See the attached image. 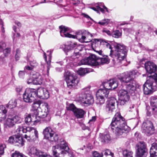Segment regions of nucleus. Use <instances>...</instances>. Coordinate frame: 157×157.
Returning a JSON list of instances; mask_svg holds the SVG:
<instances>
[{
    "label": "nucleus",
    "mask_w": 157,
    "mask_h": 157,
    "mask_svg": "<svg viewBox=\"0 0 157 157\" xmlns=\"http://www.w3.org/2000/svg\"><path fill=\"white\" fill-rule=\"evenodd\" d=\"M111 128L115 130L116 136H119L125 132H128L130 128L127 125L124 119L121 115L120 113L117 112L113 118L110 124Z\"/></svg>",
    "instance_id": "2"
},
{
    "label": "nucleus",
    "mask_w": 157,
    "mask_h": 157,
    "mask_svg": "<svg viewBox=\"0 0 157 157\" xmlns=\"http://www.w3.org/2000/svg\"><path fill=\"white\" fill-rule=\"evenodd\" d=\"M16 132L19 135L23 133H26L24 138L30 142L35 141L38 138V132L36 128L33 127L19 126L16 130Z\"/></svg>",
    "instance_id": "5"
},
{
    "label": "nucleus",
    "mask_w": 157,
    "mask_h": 157,
    "mask_svg": "<svg viewBox=\"0 0 157 157\" xmlns=\"http://www.w3.org/2000/svg\"><path fill=\"white\" fill-rule=\"evenodd\" d=\"M36 90L30 88L26 89L23 94V99L24 101L31 103L37 98Z\"/></svg>",
    "instance_id": "9"
},
{
    "label": "nucleus",
    "mask_w": 157,
    "mask_h": 157,
    "mask_svg": "<svg viewBox=\"0 0 157 157\" xmlns=\"http://www.w3.org/2000/svg\"><path fill=\"white\" fill-rule=\"evenodd\" d=\"M17 104V100L16 99H13L10 101L6 106L10 109H13L16 107Z\"/></svg>",
    "instance_id": "34"
},
{
    "label": "nucleus",
    "mask_w": 157,
    "mask_h": 157,
    "mask_svg": "<svg viewBox=\"0 0 157 157\" xmlns=\"http://www.w3.org/2000/svg\"><path fill=\"white\" fill-rule=\"evenodd\" d=\"M102 85L104 88L109 91L116 88L118 86V83L117 80L114 79L104 82Z\"/></svg>",
    "instance_id": "15"
},
{
    "label": "nucleus",
    "mask_w": 157,
    "mask_h": 157,
    "mask_svg": "<svg viewBox=\"0 0 157 157\" xmlns=\"http://www.w3.org/2000/svg\"><path fill=\"white\" fill-rule=\"evenodd\" d=\"M55 157H56L54 156ZM40 157H52L50 155L46 153H43Z\"/></svg>",
    "instance_id": "59"
},
{
    "label": "nucleus",
    "mask_w": 157,
    "mask_h": 157,
    "mask_svg": "<svg viewBox=\"0 0 157 157\" xmlns=\"http://www.w3.org/2000/svg\"><path fill=\"white\" fill-rule=\"evenodd\" d=\"M32 76L34 80H35L36 82H34L36 85H41L42 83L43 79L42 76L39 73H36Z\"/></svg>",
    "instance_id": "24"
},
{
    "label": "nucleus",
    "mask_w": 157,
    "mask_h": 157,
    "mask_svg": "<svg viewBox=\"0 0 157 157\" xmlns=\"http://www.w3.org/2000/svg\"><path fill=\"white\" fill-rule=\"evenodd\" d=\"M102 31L103 33H106L109 36L111 35V32L109 30H108L104 29Z\"/></svg>",
    "instance_id": "61"
},
{
    "label": "nucleus",
    "mask_w": 157,
    "mask_h": 157,
    "mask_svg": "<svg viewBox=\"0 0 157 157\" xmlns=\"http://www.w3.org/2000/svg\"><path fill=\"white\" fill-rule=\"evenodd\" d=\"M22 89V88L21 86L17 87L16 89V91L17 92H20L21 90Z\"/></svg>",
    "instance_id": "62"
},
{
    "label": "nucleus",
    "mask_w": 157,
    "mask_h": 157,
    "mask_svg": "<svg viewBox=\"0 0 157 157\" xmlns=\"http://www.w3.org/2000/svg\"><path fill=\"white\" fill-rule=\"evenodd\" d=\"M30 64L31 66L33 68L36 67L38 65V63L36 61V60L34 59L30 61Z\"/></svg>",
    "instance_id": "51"
},
{
    "label": "nucleus",
    "mask_w": 157,
    "mask_h": 157,
    "mask_svg": "<svg viewBox=\"0 0 157 157\" xmlns=\"http://www.w3.org/2000/svg\"><path fill=\"white\" fill-rule=\"evenodd\" d=\"M19 75L20 77L23 78L25 75V72L23 71H20L19 72Z\"/></svg>",
    "instance_id": "58"
},
{
    "label": "nucleus",
    "mask_w": 157,
    "mask_h": 157,
    "mask_svg": "<svg viewBox=\"0 0 157 157\" xmlns=\"http://www.w3.org/2000/svg\"><path fill=\"white\" fill-rule=\"evenodd\" d=\"M53 156L56 157H74L73 151L70 149L67 143L64 140L52 147Z\"/></svg>",
    "instance_id": "4"
},
{
    "label": "nucleus",
    "mask_w": 157,
    "mask_h": 157,
    "mask_svg": "<svg viewBox=\"0 0 157 157\" xmlns=\"http://www.w3.org/2000/svg\"><path fill=\"white\" fill-rule=\"evenodd\" d=\"M75 116L77 118H82L85 114V112L83 110L76 108L73 112Z\"/></svg>",
    "instance_id": "28"
},
{
    "label": "nucleus",
    "mask_w": 157,
    "mask_h": 157,
    "mask_svg": "<svg viewBox=\"0 0 157 157\" xmlns=\"http://www.w3.org/2000/svg\"><path fill=\"white\" fill-rule=\"evenodd\" d=\"M80 57H81V56L79 54V53L78 52L74 53L71 56L70 59L71 61H73L75 63H76V64H78L79 62V59Z\"/></svg>",
    "instance_id": "32"
},
{
    "label": "nucleus",
    "mask_w": 157,
    "mask_h": 157,
    "mask_svg": "<svg viewBox=\"0 0 157 157\" xmlns=\"http://www.w3.org/2000/svg\"><path fill=\"white\" fill-rule=\"evenodd\" d=\"M33 67L31 66V67L27 66H25V69H26L28 70H31L33 69Z\"/></svg>",
    "instance_id": "63"
},
{
    "label": "nucleus",
    "mask_w": 157,
    "mask_h": 157,
    "mask_svg": "<svg viewBox=\"0 0 157 157\" xmlns=\"http://www.w3.org/2000/svg\"><path fill=\"white\" fill-rule=\"evenodd\" d=\"M29 153L34 156L40 157L43 152L37 150L35 147H32L30 150Z\"/></svg>",
    "instance_id": "29"
},
{
    "label": "nucleus",
    "mask_w": 157,
    "mask_h": 157,
    "mask_svg": "<svg viewBox=\"0 0 157 157\" xmlns=\"http://www.w3.org/2000/svg\"><path fill=\"white\" fill-rule=\"evenodd\" d=\"M97 100V104L99 105H101L104 103L105 102V99L103 96L98 97V95H96Z\"/></svg>",
    "instance_id": "40"
},
{
    "label": "nucleus",
    "mask_w": 157,
    "mask_h": 157,
    "mask_svg": "<svg viewBox=\"0 0 157 157\" xmlns=\"http://www.w3.org/2000/svg\"><path fill=\"white\" fill-rule=\"evenodd\" d=\"M124 31L126 33H130L132 31V29L131 28H125L124 29Z\"/></svg>",
    "instance_id": "57"
},
{
    "label": "nucleus",
    "mask_w": 157,
    "mask_h": 157,
    "mask_svg": "<svg viewBox=\"0 0 157 157\" xmlns=\"http://www.w3.org/2000/svg\"><path fill=\"white\" fill-rule=\"evenodd\" d=\"M144 94L149 95L156 90L157 88V74L148 76L146 82L143 86Z\"/></svg>",
    "instance_id": "6"
},
{
    "label": "nucleus",
    "mask_w": 157,
    "mask_h": 157,
    "mask_svg": "<svg viewBox=\"0 0 157 157\" xmlns=\"http://www.w3.org/2000/svg\"><path fill=\"white\" fill-rule=\"evenodd\" d=\"M64 76L67 86L70 88H75L79 83V78L75 75L67 72Z\"/></svg>",
    "instance_id": "7"
},
{
    "label": "nucleus",
    "mask_w": 157,
    "mask_h": 157,
    "mask_svg": "<svg viewBox=\"0 0 157 157\" xmlns=\"http://www.w3.org/2000/svg\"><path fill=\"white\" fill-rule=\"evenodd\" d=\"M147 149L145 143L140 142L136 145V157H146Z\"/></svg>",
    "instance_id": "11"
},
{
    "label": "nucleus",
    "mask_w": 157,
    "mask_h": 157,
    "mask_svg": "<svg viewBox=\"0 0 157 157\" xmlns=\"http://www.w3.org/2000/svg\"><path fill=\"white\" fill-rule=\"evenodd\" d=\"M103 45L107 48L111 49L110 56L115 57L118 62L124 59L126 56L128 51V48L122 44L116 43L114 46V50H112L111 45L106 42H103Z\"/></svg>",
    "instance_id": "3"
},
{
    "label": "nucleus",
    "mask_w": 157,
    "mask_h": 157,
    "mask_svg": "<svg viewBox=\"0 0 157 157\" xmlns=\"http://www.w3.org/2000/svg\"><path fill=\"white\" fill-rule=\"evenodd\" d=\"M37 97L42 98L48 99L49 96L48 90L46 88L40 87L36 90Z\"/></svg>",
    "instance_id": "19"
},
{
    "label": "nucleus",
    "mask_w": 157,
    "mask_h": 157,
    "mask_svg": "<svg viewBox=\"0 0 157 157\" xmlns=\"http://www.w3.org/2000/svg\"><path fill=\"white\" fill-rule=\"evenodd\" d=\"M150 153L151 157H157V141L152 144Z\"/></svg>",
    "instance_id": "25"
},
{
    "label": "nucleus",
    "mask_w": 157,
    "mask_h": 157,
    "mask_svg": "<svg viewBox=\"0 0 157 157\" xmlns=\"http://www.w3.org/2000/svg\"><path fill=\"white\" fill-rule=\"evenodd\" d=\"M100 55L101 56V57L98 58V65L108 63L109 62V59L108 56L105 55L101 50L99 51H95Z\"/></svg>",
    "instance_id": "17"
},
{
    "label": "nucleus",
    "mask_w": 157,
    "mask_h": 157,
    "mask_svg": "<svg viewBox=\"0 0 157 157\" xmlns=\"http://www.w3.org/2000/svg\"><path fill=\"white\" fill-rule=\"evenodd\" d=\"M59 28L60 35L62 36L76 38L82 43H88L91 40L92 34L86 30L79 31L76 33L75 35H72L68 33L70 30L69 28L62 25L59 27Z\"/></svg>",
    "instance_id": "1"
},
{
    "label": "nucleus",
    "mask_w": 157,
    "mask_h": 157,
    "mask_svg": "<svg viewBox=\"0 0 157 157\" xmlns=\"http://www.w3.org/2000/svg\"><path fill=\"white\" fill-rule=\"evenodd\" d=\"M34 82H36L34 80L33 78H32V76L31 75L30 77V78L28 79L27 83L28 84H35Z\"/></svg>",
    "instance_id": "54"
},
{
    "label": "nucleus",
    "mask_w": 157,
    "mask_h": 157,
    "mask_svg": "<svg viewBox=\"0 0 157 157\" xmlns=\"http://www.w3.org/2000/svg\"><path fill=\"white\" fill-rule=\"evenodd\" d=\"M113 153H112L111 151L109 150H106L105 151V152L104 153L105 155H106L107 156L108 155H110Z\"/></svg>",
    "instance_id": "56"
},
{
    "label": "nucleus",
    "mask_w": 157,
    "mask_h": 157,
    "mask_svg": "<svg viewBox=\"0 0 157 157\" xmlns=\"http://www.w3.org/2000/svg\"><path fill=\"white\" fill-rule=\"evenodd\" d=\"M55 132L50 127H46L44 129L43 134L44 135V138L47 140L52 135H53V134Z\"/></svg>",
    "instance_id": "21"
},
{
    "label": "nucleus",
    "mask_w": 157,
    "mask_h": 157,
    "mask_svg": "<svg viewBox=\"0 0 157 157\" xmlns=\"http://www.w3.org/2000/svg\"><path fill=\"white\" fill-rule=\"evenodd\" d=\"M32 76L34 80H35L36 82H34L36 85H41L42 83L43 79L42 76L39 73H36Z\"/></svg>",
    "instance_id": "23"
},
{
    "label": "nucleus",
    "mask_w": 157,
    "mask_h": 157,
    "mask_svg": "<svg viewBox=\"0 0 157 157\" xmlns=\"http://www.w3.org/2000/svg\"><path fill=\"white\" fill-rule=\"evenodd\" d=\"M96 117H95V116L93 117H92L91 119H90L89 120V123H91V124H92V122H94V121H95V120H96Z\"/></svg>",
    "instance_id": "60"
},
{
    "label": "nucleus",
    "mask_w": 157,
    "mask_h": 157,
    "mask_svg": "<svg viewBox=\"0 0 157 157\" xmlns=\"http://www.w3.org/2000/svg\"><path fill=\"white\" fill-rule=\"evenodd\" d=\"M138 73L135 71L126 72L120 74L118 78L121 82L128 83L134 81V79Z\"/></svg>",
    "instance_id": "8"
},
{
    "label": "nucleus",
    "mask_w": 157,
    "mask_h": 157,
    "mask_svg": "<svg viewBox=\"0 0 157 157\" xmlns=\"http://www.w3.org/2000/svg\"><path fill=\"white\" fill-rule=\"evenodd\" d=\"M67 110H71L73 112H74V110L76 109L75 105L72 104H71L68 105L67 107Z\"/></svg>",
    "instance_id": "49"
},
{
    "label": "nucleus",
    "mask_w": 157,
    "mask_h": 157,
    "mask_svg": "<svg viewBox=\"0 0 157 157\" xmlns=\"http://www.w3.org/2000/svg\"><path fill=\"white\" fill-rule=\"evenodd\" d=\"M102 142H108L110 140V137L109 134H105L101 136Z\"/></svg>",
    "instance_id": "37"
},
{
    "label": "nucleus",
    "mask_w": 157,
    "mask_h": 157,
    "mask_svg": "<svg viewBox=\"0 0 157 157\" xmlns=\"http://www.w3.org/2000/svg\"><path fill=\"white\" fill-rule=\"evenodd\" d=\"M21 51L19 49H17L16 50V53L15 55V58L16 60L19 59L20 57Z\"/></svg>",
    "instance_id": "50"
},
{
    "label": "nucleus",
    "mask_w": 157,
    "mask_h": 157,
    "mask_svg": "<svg viewBox=\"0 0 157 157\" xmlns=\"http://www.w3.org/2000/svg\"><path fill=\"white\" fill-rule=\"evenodd\" d=\"M110 20L108 19H105L98 22V23L101 25H107L109 22Z\"/></svg>",
    "instance_id": "43"
},
{
    "label": "nucleus",
    "mask_w": 157,
    "mask_h": 157,
    "mask_svg": "<svg viewBox=\"0 0 157 157\" xmlns=\"http://www.w3.org/2000/svg\"><path fill=\"white\" fill-rule=\"evenodd\" d=\"M91 71V69L80 68L77 71V73L80 76H83Z\"/></svg>",
    "instance_id": "31"
},
{
    "label": "nucleus",
    "mask_w": 157,
    "mask_h": 157,
    "mask_svg": "<svg viewBox=\"0 0 157 157\" xmlns=\"http://www.w3.org/2000/svg\"><path fill=\"white\" fill-rule=\"evenodd\" d=\"M16 139V135H14L9 137L8 141L9 143L15 145Z\"/></svg>",
    "instance_id": "45"
},
{
    "label": "nucleus",
    "mask_w": 157,
    "mask_h": 157,
    "mask_svg": "<svg viewBox=\"0 0 157 157\" xmlns=\"http://www.w3.org/2000/svg\"><path fill=\"white\" fill-rule=\"evenodd\" d=\"M4 52L5 53V55L6 56L8 54H9L10 52V48H6L4 50Z\"/></svg>",
    "instance_id": "55"
},
{
    "label": "nucleus",
    "mask_w": 157,
    "mask_h": 157,
    "mask_svg": "<svg viewBox=\"0 0 157 157\" xmlns=\"http://www.w3.org/2000/svg\"><path fill=\"white\" fill-rule=\"evenodd\" d=\"M12 157H27L26 156L23 155L22 153L17 151H15L13 153L12 155Z\"/></svg>",
    "instance_id": "47"
},
{
    "label": "nucleus",
    "mask_w": 157,
    "mask_h": 157,
    "mask_svg": "<svg viewBox=\"0 0 157 157\" xmlns=\"http://www.w3.org/2000/svg\"><path fill=\"white\" fill-rule=\"evenodd\" d=\"M91 8L94 11L97 12V13H99V11H100L102 13H104V10L98 6H97L96 7H92Z\"/></svg>",
    "instance_id": "48"
},
{
    "label": "nucleus",
    "mask_w": 157,
    "mask_h": 157,
    "mask_svg": "<svg viewBox=\"0 0 157 157\" xmlns=\"http://www.w3.org/2000/svg\"><path fill=\"white\" fill-rule=\"evenodd\" d=\"M41 111L40 113V116L42 120L45 123L50 121L51 117L49 114V109L48 104L47 103H43L41 107Z\"/></svg>",
    "instance_id": "10"
},
{
    "label": "nucleus",
    "mask_w": 157,
    "mask_h": 157,
    "mask_svg": "<svg viewBox=\"0 0 157 157\" xmlns=\"http://www.w3.org/2000/svg\"><path fill=\"white\" fill-rule=\"evenodd\" d=\"M40 104L38 102L34 103L33 104V110L34 114H39V109H40Z\"/></svg>",
    "instance_id": "33"
},
{
    "label": "nucleus",
    "mask_w": 157,
    "mask_h": 157,
    "mask_svg": "<svg viewBox=\"0 0 157 157\" xmlns=\"http://www.w3.org/2000/svg\"><path fill=\"white\" fill-rule=\"evenodd\" d=\"M117 100L114 97L109 98L106 102V108L107 111L111 113L115 109V105Z\"/></svg>",
    "instance_id": "18"
},
{
    "label": "nucleus",
    "mask_w": 157,
    "mask_h": 157,
    "mask_svg": "<svg viewBox=\"0 0 157 157\" xmlns=\"http://www.w3.org/2000/svg\"><path fill=\"white\" fill-rule=\"evenodd\" d=\"M88 60L87 58H85L81 60L80 62H78V64H75V65H89V63Z\"/></svg>",
    "instance_id": "44"
},
{
    "label": "nucleus",
    "mask_w": 157,
    "mask_h": 157,
    "mask_svg": "<svg viewBox=\"0 0 157 157\" xmlns=\"http://www.w3.org/2000/svg\"><path fill=\"white\" fill-rule=\"evenodd\" d=\"M38 115L34 114L32 117V123H33L34 125H36L40 121V117L38 116Z\"/></svg>",
    "instance_id": "35"
},
{
    "label": "nucleus",
    "mask_w": 157,
    "mask_h": 157,
    "mask_svg": "<svg viewBox=\"0 0 157 157\" xmlns=\"http://www.w3.org/2000/svg\"><path fill=\"white\" fill-rule=\"evenodd\" d=\"M76 45V44L75 43H72L70 45H66L64 48V51L66 52H67L72 48L75 47Z\"/></svg>",
    "instance_id": "41"
},
{
    "label": "nucleus",
    "mask_w": 157,
    "mask_h": 157,
    "mask_svg": "<svg viewBox=\"0 0 157 157\" xmlns=\"http://www.w3.org/2000/svg\"><path fill=\"white\" fill-rule=\"evenodd\" d=\"M150 100L151 106L157 108V98L156 96H152Z\"/></svg>",
    "instance_id": "36"
},
{
    "label": "nucleus",
    "mask_w": 157,
    "mask_h": 157,
    "mask_svg": "<svg viewBox=\"0 0 157 157\" xmlns=\"http://www.w3.org/2000/svg\"><path fill=\"white\" fill-rule=\"evenodd\" d=\"M128 93V92L125 90L122 89L119 91L118 96L121 105H124L129 101V96Z\"/></svg>",
    "instance_id": "16"
},
{
    "label": "nucleus",
    "mask_w": 157,
    "mask_h": 157,
    "mask_svg": "<svg viewBox=\"0 0 157 157\" xmlns=\"http://www.w3.org/2000/svg\"><path fill=\"white\" fill-rule=\"evenodd\" d=\"M78 101L82 104L89 105L94 102V99L91 94H84L80 96Z\"/></svg>",
    "instance_id": "13"
},
{
    "label": "nucleus",
    "mask_w": 157,
    "mask_h": 157,
    "mask_svg": "<svg viewBox=\"0 0 157 157\" xmlns=\"http://www.w3.org/2000/svg\"><path fill=\"white\" fill-rule=\"evenodd\" d=\"M93 155L94 157H102L103 154L102 153H99L97 151H94L93 153Z\"/></svg>",
    "instance_id": "53"
},
{
    "label": "nucleus",
    "mask_w": 157,
    "mask_h": 157,
    "mask_svg": "<svg viewBox=\"0 0 157 157\" xmlns=\"http://www.w3.org/2000/svg\"><path fill=\"white\" fill-rule=\"evenodd\" d=\"M126 90L127 91L128 93L132 94L136 90V83L134 81L129 82V83H127L125 85Z\"/></svg>",
    "instance_id": "22"
},
{
    "label": "nucleus",
    "mask_w": 157,
    "mask_h": 157,
    "mask_svg": "<svg viewBox=\"0 0 157 157\" xmlns=\"http://www.w3.org/2000/svg\"><path fill=\"white\" fill-rule=\"evenodd\" d=\"M142 132L147 135H150L153 133L154 128L151 122L147 121L143 123L142 127Z\"/></svg>",
    "instance_id": "14"
},
{
    "label": "nucleus",
    "mask_w": 157,
    "mask_h": 157,
    "mask_svg": "<svg viewBox=\"0 0 157 157\" xmlns=\"http://www.w3.org/2000/svg\"><path fill=\"white\" fill-rule=\"evenodd\" d=\"M32 117L30 114H28L26 115L25 121L27 124H32Z\"/></svg>",
    "instance_id": "42"
},
{
    "label": "nucleus",
    "mask_w": 157,
    "mask_h": 157,
    "mask_svg": "<svg viewBox=\"0 0 157 157\" xmlns=\"http://www.w3.org/2000/svg\"><path fill=\"white\" fill-rule=\"evenodd\" d=\"M21 118L17 116H9L3 122L5 128H8L13 127L16 124L21 122Z\"/></svg>",
    "instance_id": "12"
},
{
    "label": "nucleus",
    "mask_w": 157,
    "mask_h": 157,
    "mask_svg": "<svg viewBox=\"0 0 157 157\" xmlns=\"http://www.w3.org/2000/svg\"><path fill=\"white\" fill-rule=\"evenodd\" d=\"M58 135L55 132L53 134V135L50 136L48 140L51 142H56L58 140Z\"/></svg>",
    "instance_id": "38"
},
{
    "label": "nucleus",
    "mask_w": 157,
    "mask_h": 157,
    "mask_svg": "<svg viewBox=\"0 0 157 157\" xmlns=\"http://www.w3.org/2000/svg\"><path fill=\"white\" fill-rule=\"evenodd\" d=\"M133 154L132 152L127 150H124L123 151V155L124 157H133Z\"/></svg>",
    "instance_id": "39"
},
{
    "label": "nucleus",
    "mask_w": 157,
    "mask_h": 157,
    "mask_svg": "<svg viewBox=\"0 0 157 157\" xmlns=\"http://www.w3.org/2000/svg\"><path fill=\"white\" fill-rule=\"evenodd\" d=\"M89 65L92 66L98 65V58L94 55H91L87 57Z\"/></svg>",
    "instance_id": "26"
},
{
    "label": "nucleus",
    "mask_w": 157,
    "mask_h": 157,
    "mask_svg": "<svg viewBox=\"0 0 157 157\" xmlns=\"http://www.w3.org/2000/svg\"><path fill=\"white\" fill-rule=\"evenodd\" d=\"M109 91L108 90L105 88L100 89H99L96 93V94L98 97L103 96V98H107L108 97Z\"/></svg>",
    "instance_id": "27"
},
{
    "label": "nucleus",
    "mask_w": 157,
    "mask_h": 157,
    "mask_svg": "<svg viewBox=\"0 0 157 157\" xmlns=\"http://www.w3.org/2000/svg\"><path fill=\"white\" fill-rule=\"evenodd\" d=\"M112 36L116 38H118L121 35V33L118 30H116L112 33Z\"/></svg>",
    "instance_id": "46"
},
{
    "label": "nucleus",
    "mask_w": 157,
    "mask_h": 157,
    "mask_svg": "<svg viewBox=\"0 0 157 157\" xmlns=\"http://www.w3.org/2000/svg\"><path fill=\"white\" fill-rule=\"evenodd\" d=\"M145 67L147 72L150 74L154 73L156 71L157 66L153 62H147L145 63Z\"/></svg>",
    "instance_id": "20"
},
{
    "label": "nucleus",
    "mask_w": 157,
    "mask_h": 157,
    "mask_svg": "<svg viewBox=\"0 0 157 157\" xmlns=\"http://www.w3.org/2000/svg\"><path fill=\"white\" fill-rule=\"evenodd\" d=\"M82 15L84 17L88 19H90L91 20H93V19L91 18H90L88 15L85 13H82Z\"/></svg>",
    "instance_id": "64"
},
{
    "label": "nucleus",
    "mask_w": 157,
    "mask_h": 157,
    "mask_svg": "<svg viewBox=\"0 0 157 157\" xmlns=\"http://www.w3.org/2000/svg\"><path fill=\"white\" fill-rule=\"evenodd\" d=\"M24 144V142L23 138L20 135H16V145L19 147H21Z\"/></svg>",
    "instance_id": "30"
},
{
    "label": "nucleus",
    "mask_w": 157,
    "mask_h": 157,
    "mask_svg": "<svg viewBox=\"0 0 157 157\" xmlns=\"http://www.w3.org/2000/svg\"><path fill=\"white\" fill-rule=\"evenodd\" d=\"M6 146L4 144H0V155H2L4 152V149L6 147Z\"/></svg>",
    "instance_id": "52"
}]
</instances>
